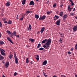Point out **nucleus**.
<instances>
[{
  "label": "nucleus",
  "instance_id": "f257e3e1",
  "mask_svg": "<svg viewBox=\"0 0 77 77\" xmlns=\"http://www.w3.org/2000/svg\"><path fill=\"white\" fill-rule=\"evenodd\" d=\"M51 44V41L50 40H48V41L45 44V45L43 46V47L45 48V49L48 50L50 48V45Z\"/></svg>",
  "mask_w": 77,
  "mask_h": 77
},
{
  "label": "nucleus",
  "instance_id": "f03ea898",
  "mask_svg": "<svg viewBox=\"0 0 77 77\" xmlns=\"http://www.w3.org/2000/svg\"><path fill=\"white\" fill-rule=\"evenodd\" d=\"M14 56L15 63L17 64V63H18V58L17 57V56H16V53L15 52L14 53Z\"/></svg>",
  "mask_w": 77,
  "mask_h": 77
},
{
  "label": "nucleus",
  "instance_id": "7ed1b4c3",
  "mask_svg": "<svg viewBox=\"0 0 77 77\" xmlns=\"http://www.w3.org/2000/svg\"><path fill=\"white\" fill-rule=\"evenodd\" d=\"M50 41L51 42V39H50V38H49V39H48V40L47 39H45L44 40H43V41H42V44H44V43H47V42H48V41Z\"/></svg>",
  "mask_w": 77,
  "mask_h": 77
},
{
  "label": "nucleus",
  "instance_id": "20e7f679",
  "mask_svg": "<svg viewBox=\"0 0 77 77\" xmlns=\"http://www.w3.org/2000/svg\"><path fill=\"white\" fill-rule=\"evenodd\" d=\"M46 18V16L45 15H43L40 17L39 19V20H44Z\"/></svg>",
  "mask_w": 77,
  "mask_h": 77
},
{
  "label": "nucleus",
  "instance_id": "39448f33",
  "mask_svg": "<svg viewBox=\"0 0 77 77\" xmlns=\"http://www.w3.org/2000/svg\"><path fill=\"white\" fill-rule=\"evenodd\" d=\"M68 18V15L66 14H65L63 16V19L64 21H65V20L66 19Z\"/></svg>",
  "mask_w": 77,
  "mask_h": 77
},
{
  "label": "nucleus",
  "instance_id": "423d86ee",
  "mask_svg": "<svg viewBox=\"0 0 77 77\" xmlns=\"http://www.w3.org/2000/svg\"><path fill=\"white\" fill-rule=\"evenodd\" d=\"M9 65V62H6L5 64V68H8Z\"/></svg>",
  "mask_w": 77,
  "mask_h": 77
},
{
  "label": "nucleus",
  "instance_id": "0eeeda50",
  "mask_svg": "<svg viewBox=\"0 0 77 77\" xmlns=\"http://www.w3.org/2000/svg\"><path fill=\"white\" fill-rule=\"evenodd\" d=\"M60 20H58L56 22L55 24L57 26H59L60 25Z\"/></svg>",
  "mask_w": 77,
  "mask_h": 77
},
{
  "label": "nucleus",
  "instance_id": "6e6552de",
  "mask_svg": "<svg viewBox=\"0 0 77 77\" xmlns=\"http://www.w3.org/2000/svg\"><path fill=\"white\" fill-rule=\"evenodd\" d=\"M69 1L70 2H71L70 4L71 5H70V6H74V2H73V1H72V0H69Z\"/></svg>",
  "mask_w": 77,
  "mask_h": 77
},
{
  "label": "nucleus",
  "instance_id": "1a4fd4ad",
  "mask_svg": "<svg viewBox=\"0 0 77 77\" xmlns=\"http://www.w3.org/2000/svg\"><path fill=\"white\" fill-rule=\"evenodd\" d=\"M73 31L75 32L77 30V25L76 26H74L73 28Z\"/></svg>",
  "mask_w": 77,
  "mask_h": 77
},
{
  "label": "nucleus",
  "instance_id": "9d476101",
  "mask_svg": "<svg viewBox=\"0 0 77 77\" xmlns=\"http://www.w3.org/2000/svg\"><path fill=\"white\" fill-rule=\"evenodd\" d=\"M45 30V27H43L42 28L40 31V32L41 33H43L44 32V31Z\"/></svg>",
  "mask_w": 77,
  "mask_h": 77
},
{
  "label": "nucleus",
  "instance_id": "9b49d317",
  "mask_svg": "<svg viewBox=\"0 0 77 77\" xmlns=\"http://www.w3.org/2000/svg\"><path fill=\"white\" fill-rule=\"evenodd\" d=\"M6 6H10V2H8L5 4Z\"/></svg>",
  "mask_w": 77,
  "mask_h": 77
},
{
  "label": "nucleus",
  "instance_id": "f8f14e48",
  "mask_svg": "<svg viewBox=\"0 0 77 77\" xmlns=\"http://www.w3.org/2000/svg\"><path fill=\"white\" fill-rule=\"evenodd\" d=\"M29 5H34V2L33 1H31L29 4Z\"/></svg>",
  "mask_w": 77,
  "mask_h": 77
},
{
  "label": "nucleus",
  "instance_id": "ddd939ff",
  "mask_svg": "<svg viewBox=\"0 0 77 77\" xmlns=\"http://www.w3.org/2000/svg\"><path fill=\"white\" fill-rule=\"evenodd\" d=\"M29 42H34V39H32V38H30L29 39Z\"/></svg>",
  "mask_w": 77,
  "mask_h": 77
},
{
  "label": "nucleus",
  "instance_id": "4468645a",
  "mask_svg": "<svg viewBox=\"0 0 77 77\" xmlns=\"http://www.w3.org/2000/svg\"><path fill=\"white\" fill-rule=\"evenodd\" d=\"M70 6H71L69 5L68 7V11H69V12H71V8H70Z\"/></svg>",
  "mask_w": 77,
  "mask_h": 77
},
{
  "label": "nucleus",
  "instance_id": "2eb2a0df",
  "mask_svg": "<svg viewBox=\"0 0 77 77\" xmlns=\"http://www.w3.org/2000/svg\"><path fill=\"white\" fill-rule=\"evenodd\" d=\"M59 33L60 35V36L61 37H62V38H64V36H63V34L62 33H60V32H59Z\"/></svg>",
  "mask_w": 77,
  "mask_h": 77
},
{
  "label": "nucleus",
  "instance_id": "dca6fc26",
  "mask_svg": "<svg viewBox=\"0 0 77 77\" xmlns=\"http://www.w3.org/2000/svg\"><path fill=\"white\" fill-rule=\"evenodd\" d=\"M4 59V57L2 56V55H0V60H3Z\"/></svg>",
  "mask_w": 77,
  "mask_h": 77
},
{
  "label": "nucleus",
  "instance_id": "f3484780",
  "mask_svg": "<svg viewBox=\"0 0 77 77\" xmlns=\"http://www.w3.org/2000/svg\"><path fill=\"white\" fill-rule=\"evenodd\" d=\"M0 51L1 53H2L3 52H5V51H4V50H3V49L2 48H0Z\"/></svg>",
  "mask_w": 77,
  "mask_h": 77
},
{
  "label": "nucleus",
  "instance_id": "a211bd4d",
  "mask_svg": "<svg viewBox=\"0 0 77 77\" xmlns=\"http://www.w3.org/2000/svg\"><path fill=\"white\" fill-rule=\"evenodd\" d=\"M60 14H59V15H60V17H62L63 15V13L62 12H60Z\"/></svg>",
  "mask_w": 77,
  "mask_h": 77
},
{
  "label": "nucleus",
  "instance_id": "6ab92c4d",
  "mask_svg": "<svg viewBox=\"0 0 77 77\" xmlns=\"http://www.w3.org/2000/svg\"><path fill=\"white\" fill-rule=\"evenodd\" d=\"M43 64L44 65H45L47 63V60H45L44 62H43Z\"/></svg>",
  "mask_w": 77,
  "mask_h": 77
},
{
  "label": "nucleus",
  "instance_id": "aec40b11",
  "mask_svg": "<svg viewBox=\"0 0 77 77\" xmlns=\"http://www.w3.org/2000/svg\"><path fill=\"white\" fill-rule=\"evenodd\" d=\"M12 56H13V55L12 54H10L9 55V57L10 58V59H11L12 58Z\"/></svg>",
  "mask_w": 77,
  "mask_h": 77
},
{
  "label": "nucleus",
  "instance_id": "412c9836",
  "mask_svg": "<svg viewBox=\"0 0 77 77\" xmlns=\"http://www.w3.org/2000/svg\"><path fill=\"white\" fill-rule=\"evenodd\" d=\"M70 15L71 16H75V14L74 13H73L71 12V13H70Z\"/></svg>",
  "mask_w": 77,
  "mask_h": 77
},
{
  "label": "nucleus",
  "instance_id": "4be33fe9",
  "mask_svg": "<svg viewBox=\"0 0 77 77\" xmlns=\"http://www.w3.org/2000/svg\"><path fill=\"white\" fill-rule=\"evenodd\" d=\"M35 17L36 19H38L39 18V15H38L35 14Z\"/></svg>",
  "mask_w": 77,
  "mask_h": 77
},
{
  "label": "nucleus",
  "instance_id": "5701e85b",
  "mask_svg": "<svg viewBox=\"0 0 77 77\" xmlns=\"http://www.w3.org/2000/svg\"><path fill=\"white\" fill-rule=\"evenodd\" d=\"M33 12L32 11H26V13L27 14H29V13H32Z\"/></svg>",
  "mask_w": 77,
  "mask_h": 77
},
{
  "label": "nucleus",
  "instance_id": "b1692460",
  "mask_svg": "<svg viewBox=\"0 0 77 77\" xmlns=\"http://www.w3.org/2000/svg\"><path fill=\"white\" fill-rule=\"evenodd\" d=\"M56 18L58 19L59 18V16H56V15H55V16L53 17V18Z\"/></svg>",
  "mask_w": 77,
  "mask_h": 77
},
{
  "label": "nucleus",
  "instance_id": "393cba45",
  "mask_svg": "<svg viewBox=\"0 0 77 77\" xmlns=\"http://www.w3.org/2000/svg\"><path fill=\"white\" fill-rule=\"evenodd\" d=\"M8 23V24H12V21H11V20H9Z\"/></svg>",
  "mask_w": 77,
  "mask_h": 77
},
{
  "label": "nucleus",
  "instance_id": "a878e982",
  "mask_svg": "<svg viewBox=\"0 0 77 77\" xmlns=\"http://www.w3.org/2000/svg\"><path fill=\"white\" fill-rule=\"evenodd\" d=\"M22 5H24V4H25V0H22Z\"/></svg>",
  "mask_w": 77,
  "mask_h": 77
},
{
  "label": "nucleus",
  "instance_id": "bb28decb",
  "mask_svg": "<svg viewBox=\"0 0 77 77\" xmlns=\"http://www.w3.org/2000/svg\"><path fill=\"white\" fill-rule=\"evenodd\" d=\"M5 43H4V42L3 41H0V45H3V44H4Z\"/></svg>",
  "mask_w": 77,
  "mask_h": 77
},
{
  "label": "nucleus",
  "instance_id": "cd10ccee",
  "mask_svg": "<svg viewBox=\"0 0 77 77\" xmlns=\"http://www.w3.org/2000/svg\"><path fill=\"white\" fill-rule=\"evenodd\" d=\"M1 53L2 56H5V55H6V54H5V53H4V52H2Z\"/></svg>",
  "mask_w": 77,
  "mask_h": 77
},
{
  "label": "nucleus",
  "instance_id": "c85d7f7f",
  "mask_svg": "<svg viewBox=\"0 0 77 77\" xmlns=\"http://www.w3.org/2000/svg\"><path fill=\"white\" fill-rule=\"evenodd\" d=\"M40 47H41V44L40 43H39L38 44V45L37 46V48H39Z\"/></svg>",
  "mask_w": 77,
  "mask_h": 77
},
{
  "label": "nucleus",
  "instance_id": "c756f323",
  "mask_svg": "<svg viewBox=\"0 0 77 77\" xmlns=\"http://www.w3.org/2000/svg\"><path fill=\"white\" fill-rule=\"evenodd\" d=\"M29 58H27L26 59V63H29Z\"/></svg>",
  "mask_w": 77,
  "mask_h": 77
},
{
  "label": "nucleus",
  "instance_id": "7c9ffc66",
  "mask_svg": "<svg viewBox=\"0 0 77 77\" xmlns=\"http://www.w3.org/2000/svg\"><path fill=\"white\" fill-rule=\"evenodd\" d=\"M59 41V42H60V43H61V44H62V38H60Z\"/></svg>",
  "mask_w": 77,
  "mask_h": 77
},
{
  "label": "nucleus",
  "instance_id": "2f4dec72",
  "mask_svg": "<svg viewBox=\"0 0 77 77\" xmlns=\"http://www.w3.org/2000/svg\"><path fill=\"white\" fill-rule=\"evenodd\" d=\"M29 27L30 30H32V26H31V25L29 24Z\"/></svg>",
  "mask_w": 77,
  "mask_h": 77
},
{
  "label": "nucleus",
  "instance_id": "473e14b6",
  "mask_svg": "<svg viewBox=\"0 0 77 77\" xmlns=\"http://www.w3.org/2000/svg\"><path fill=\"white\" fill-rule=\"evenodd\" d=\"M6 32L7 33H8V34H10V33L11 32L9 30H7Z\"/></svg>",
  "mask_w": 77,
  "mask_h": 77
},
{
  "label": "nucleus",
  "instance_id": "72a5a7b5",
  "mask_svg": "<svg viewBox=\"0 0 77 77\" xmlns=\"http://www.w3.org/2000/svg\"><path fill=\"white\" fill-rule=\"evenodd\" d=\"M51 11H48V12H47V13L48 15H49L50 14H51Z\"/></svg>",
  "mask_w": 77,
  "mask_h": 77
},
{
  "label": "nucleus",
  "instance_id": "f704fd0d",
  "mask_svg": "<svg viewBox=\"0 0 77 77\" xmlns=\"http://www.w3.org/2000/svg\"><path fill=\"white\" fill-rule=\"evenodd\" d=\"M9 41H10V42L11 43V44H14V42H12V40H10Z\"/></svg>",
  "mask_w": 77,
  "mask_h": 77
},
{
  "label": "nucleus",
  "instance_id": "c9c22d12",
  "mask_svg": "<svg viewBox=\"0 0 77 77\" xmlns=\"http://www.w3.org/2000/svg\"><path fill=\"white\" fill-rule=\"evenodd\" d=\"M7 39H8V41H10L11 40V39H10V38H9V37H8L7 38Z\"/></svg>",
  "mask_w": 77,
  "mask_h": 77
},
{
  "label": "nucleus",
  "instance_id": "e433bc0d",
  "mask_svg": "<svg viewBox=\"0 0 77 77\" xmlns=\"http://www.w3.org/2000/svg\"><path fill=\"white\" fill-rule=\"evenodd\" d=\"M75 50H77V44H76L75 46Z\"/></svg>",
  "mask_w": 77,
  "mask_h": 77
},
{
  "label": "nucleus",
  "instance_id": "4c0bfd02",
  "mask_svg": "<svg viewBox=\"0 0 77 77\" xmlns=\"http://www.w3.org/2000/svg\"><path fill=\"white\" fill-rule=\"evenodd\" d=\"M43 75H44V76H45V77H47V75H45V73L44 72H43Z\"/></svg>",
  "mask_w": 77,
  "mask_h": 77
},
{
  "label": "nucleus",
  "instance_id": "58836bf2",
  "mask_svg": "<svg viewBox=\"0 0 77 77\" xmlns=\"http://www.w3.org/2000/svg\"><path fill=\"white\" fill-rule=\"evenodd\" d=\"M44 50V48H41L39 49V50Z\"/></svg>",
  "mask_w": 77,
  "mask_h": 77
},
{
  "label": "nucleus",
  "instance_id": "ea45409f",
  "mask_svg": "<svg viewBox=\"0 0 77 77\" xmlns=\"http://www.w3.org/2000/svg\"><path fill=\"white\" fill-rule=\"evenodd\" d=\"M0 27H2V22L0 21Z\"/></svg>",
  "mask_w": 77,
  "mask_h": 77
},
{
  "label": "nucleus",
  "instance_id": "a19ab883",
  "mask_svg": "<svg viewBox=\"0 0 77 77\" xmlns=\"http://www.w3.org/2000/svg\"><path fill=\"white\" fill-rule=\"evenodd\" d=\"M17 72H14V76H16V75H17Z\"/></svg>",
  "mask_w": 77,
  "mask_h": 77
},
{
  "label": "nucleus",
  "instance_id": "79ce46f5",
  "mask_svg": "<svg viewBox=\"0 0 77 77\" xmlns=\"http://www.w3.org/2000/svg\"><path fill=\"white\" fill-rule=\"evenodd\" d=\"M56 6V4H54L53 5V7L54 8H55Z\"/></svg>",
  "mask_w": 77,
  "mask_h": 77
},
{
  "label": "nucleus",
  "instance_id": "37998d69",
  "mask_svg": "<svg viewBox=\"0 0 77 77\" xmlns=\"http://www.w3.org/2000/svg\"><path fill=\"white\" fill-rule=\"evenodd\" d=\"M68 54H71V53L70 51H68Z\"/></svg>",
  "mask_w": 77,
  "mask_h": 77
},
{
  "label": "nucleus",
  "instance_id": "c03bdc74",
  "mask_svg": "<svg viewBox=\"0 0 77 77\" xmlns=\"http://www.w3.org/2000/svg\"><path fill=\"white\" fill-rule=\"evenodd\" d=\"M35 58L37 60H39V58L35 57Z\"/></svg>",
  "mask_w": 77,
  "mask_h": 77
},
{
  "label": "nucleus",
  "instance_id": "a18cd8bd",
  "mask_svg": "<svg viewBox=\"0 0 77 77\" xmlns=\"http://www.w3.org/2000/svg\"><path fill=\"white\" fill-rule=\"evenodd\" d=\"M6 20V19H5V18H3L2 19V21H5V20Z\"/></svg>",
  "mask_w": 77,
  "mask_h": 77
},
{
  "label": "nucleus",
  "instance_id": "49530a36",
  "mask_svg": "<svg viewBox=\"0 0 77 77\" xmlns=\"http://www.w3.org/2000/svg\"><path fill=\"white\" fill-rule=\"evenodd\" d=\"M23 20V17H21L20 18V20H21V21H22Z\"/></svg>",
  "mask_w": 77,
  "mask_h": 77
},
{
  "label": "nucleus",
  "instance_id": "de8ad7c7",
  "mask_svg": "<svg viewBox=\"0 0 77 77\" xmlns=\"http://www.w3.org/2000/svg\"><path fill=\"white\" fill-rule=\"evenodd\" d=\"M74 11H75V8H74L73 9V10H72V12H74Z\"/></svg>",
  "mask_w": 77,
  "mask_h": 77
},
{
  "label": "nucleus",
  "instance_id": "09e8293b",
  "mask_svg": "<svg viewBox=\"0 0 77 77\" xmlns=\"http://www.w3.org/2000/svg\"><path fill=\"white\" fill-rule=\"evenodd\" d=\"M16 36L17 38H19V37H20V35H16Z\"/></svg>",
  "mask_w": 77,
  "mask_h": 77
},
{
  "label": "nucleus",
  "instance_id": "8fccbe9b",
  "mask_svg": "<svg viewBox=\"0 0 77 77\" xmlns=\"http://www.w3.org/2000/svg\"><path fill=\"white\" fill-rule=\"evenodd\" d=\"M16 34V32L15 31H14L13 32V34Z\"/></svg>",
  "mask_w": 77,
  "mask_h": 77
},
{
  "label": "nucleus",
  "instance_id": "3c124183",
  "mask_svg": "<svg viewBox=\"0 0 77 77\" xmlns=\"http://www.w3.org/2000/svg\"><path fill=\"white\" fill-rule=\"evenodd\" d=\"M36 56V57H37V58H39V55H35Z\"/></svg>",
  "mask_w": 77,
  "mask_h": 77
},
{
  "label": "nucleus",
  "instance_id": "603ef678",
  "mask_svg": "<svg viewBox=\"0 0 77 77\" xmlns=\"http://www.w3.org/2000/svg\"><path fill=\"white\" fill-rule=\"evenodd\" d=\"M10 36L11 37H12V38H13V35H10Z\"/></svg>",
  "mask_w": 77,
  "mask_h": 77
},
{
  "label": "nucleus",
  "instance_id": "864d4df0",
  "mask_svg": "<svg viewBox=\"0 0 77 77\" xmlns=\"http://www.w3.org/2000/svg\"><path fill=\"white\" fill-rule=\"evenodd\" d=\"M4 23H5V24H6L8 23V22H7V21H4Z\"/></svg>",
  "mask_w": 77,
  "mask_h": 77
},
{
  "label": "nucleus",
  "instance_id": "5fc2aeb1",
  "mask_svg": "<svg viewBox=\"0 0 77 77\" xmlns=\"http://www.w3.org/2000/svg\"><path fill=\"white\" fill-rule=\"evenodd\" d=\"M2 37V33L0 32V38Z\"/></svg>",
  "mask_w": 77,
  "mask_h": 77
},
{
  "label": "nucleus",
  "instance_id": "6e6d98bb",
  "mask_svg": "<svg viewBox=\"0 0 77 77\" xmlns=\"http://www.w3.org/2000/svg\"><path fill=\"white\" fill-rule=\"evenodd\" d=\"M33 62H32V61H31L30 63H31V64H33V63H32Z\"/></svg>",
  "mask_w": 77,
  "mask_h": 77
},
{
  "label": "nucleus",
  "instance_id": "4d7b16f0",
  "mask_svg": "<svg viewBox=\"0 0 77 77\" xmlns=\"http://www.w3.org/2000/svg\"><path fill=\"white\" fill-rule=\"evenodd\" d=\"M63 6V5H60V8H62Z\"/></svg>",
  "mask_w": 77,
  "mask_h": 77
},
{
  "label": "nucleus",
  "instance_id": "13d9d810",
  "mask_svg": "<svg viewBox=\"0 0 77 77\" xmlns=\"http://www.w3.org/2000/svg\"><path fill=\"white\" fill-rule=\"evenodd\" d=\"M73 50H74V49H73V48H72L70 50H71V51H73Z\"/></svg>",
  "mask_w": 77,
  "mask_h": 77
},
{
  "label": "nucleus",
  "instance_id": "bf43d9fd",
  "mask_svg": "<svg viewBox=\"0 0 77 77\" xmlns=\"http://www.w3.org/2000/svg\"><path fill=\"white\" fill-rule=\"evenodd\" d=\"M57 20V19L56 18L54 19V20H55V21H56Z\"/></svg>",
  "mask_w": 77,
  "mask_h": 77
},
{
  "label": "nucleus",
  "instance_id": "052dcab7",
  "mask_svg": "<svg viewBox=\"0 0 77 77\" xmlns=\"http://www.w3.org/2000/svg\"><path fill=\"white\" fill-rule=\"evenodd\" d=\"M10 34H11V35H13V33L10 32Z\"/></svg>",
  "mask_w": 77,
  "mask_h": 77
},
{
  "label": "nucleus",
  "instance_id": "680f3d73",
  "mask_svg": "<svg viewBox=\"0 0 77 77\" xmlns=\"http://www.w3.org/2000/svg\"><path fill=\"white\" fill-rule=\"evenodd\" d=\"M27 29L28 30H30V29H29V27H27Z\"/></svg>",
  "mask_w": 77,
  "mask_h": 77
},
{
  "label": "nucleus",
  "instance_id": "e2e57ef3",
  "mask_svg": "<svg viewBox=\"0 0 77 77\" xmlns=\"http://www.w3.org/2000/svg\"><path fill=\"white\" fill-rule=\"evenodd\" d=\"M13 35H14V36H16V34H13Z\"/></svg>",
  "mask_w": 77,
  "mask_h": 77
},
{
  "label": "nucleus",
  "instance_id": "0e129e2a",
  "mask_svg": "<svg viewBox=\"0 0 77 77\" xmlns=\"http://www.w3.org/2000/svg\"><path fill=\"white\" fill-rule=\"evenodd\" d=\"M75 77H77V75H75Z\"/></svg>",
  "mask_w": 77,
  "mask_h": 77
},
{
  "label": "nucleus",
  "instance_id": "69168bd1",
  "mask_svg": "<svg viewBox=\"0 0 77 77\" xmlns=\"http://www.w3.org/2000/svg\"><path fill=\"white\" fill-rule=\"evenodd\" d=\"M2 77H6V76H5V75H3Z\"/></svg>",
  "mask_w": 77,
  "mask_h": 77
},
{
  "label": "nucleus",
  "instance_id": "338daca9",
  "mask_svg": "<svg viewBox=\"0 0 77 77\" xmlns=\"http://www.w3.org/2000/svg\"><path fill=\"white\" fill-rule=\"evenodd\" d=\"M75 18H76V19L77 20V16L75 17Z\"/></svg>",
  "mask_w": 77,
  "mask_h": 77
},
{
  "label": "nucleus",
  "instance_id": "774afa93",
  "mask_svg": "<svg viewBox=\"0 0 77 77\" xmlns=\"http://www.w3.org/2000/svg\"><path fill=\"white\" fill-rule=\"evenodd\" d=\"M53 77H57L56 75L54 76Z\"/></svg>",
  "mask_w": 77,
  "mask_h": 77
}]
</instances>
